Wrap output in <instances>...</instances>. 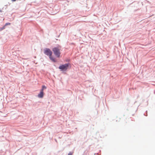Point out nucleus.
<instances>
[{
  "label": "nucleus",
  "instance_id": "1",
  "mask_svg": "<svg viewBox=\"0 0 155 155\" xmlns=\"http://www.w3.org/2000/svg\"><path fill=\"white\" fill-rule=\"evenodd\" d=\"M44 53L46 55L48 56L51 60L54 62H55V59L52 57V51L49 49L46 48L44 50Z\"/></svg>",
  "mask_w": 155,
  "mask_h": 155
},
{
  "label": "nucleus",
  "instance_id": "2",
  "mask_svg": "<svg viewBox=\"0 0 155 155\" xmlns=\"http://www.w3.org/2000/svg\"><path fill=\"white\" fill-rule=\"evenodd\" d=\"M61 48V46H58L57 47H54L52 49V51L54 52V54L58 58L60 57Z\"/></svg>",
  "mask_w": 155,
  "mask_h": 155
},
{
  "label": "nucleus",
  "instance_id": "3",
  "mask_svg": "<svg viewBox=\"0 0 155 155\" xmlns=\"http://www.w3.org/2000/svg\"><path fill=\"white\" fill-rule=\"evenodd\" d=\"M69 66V64H63L60 65L59 68L61 69V71H66L68 68Z\"/></svg>",
  "mask_w": 155,
  "mask_h": 155
},
{
  "label": "nucleus",
  "instance_id": "4",
  "mask_svg": "<svg viewBox=\"0 0 155 155\" xmlns=\"http://www.w3.org/2000/svg\"><path fill=\"white\" fill-rule=\"evenodd\" d=\"M43 90H41L40 93L38 95V97L39 98H42L43 97Z\"/></svg>",
  "mask_w": 155,
  "mask_h": 155
},
{
  "label": "nucleus",
  "instance_id": "5",
  "mask_svg": "<svg viewBox=\"0 0 155 155\" xmlns=\"http://www.w3.org/2000/svg\"><path fill=\"white\" fill-rule=\"evenodd\" d=\"M46 88V87H45V85H43V86H42V88L41 90H43H43L44 89H45Z\"/></svg>",
  "mask_w": 155,
  "mask_h": 155
},
{
  "label": "nucleus",
  "instance_id": "6",
  "mask_svg": "<svg viewBox=\"0 0 155 155\" xmlns=\"http://www.w3.org/2000/svg\"><path fill=\"white\" fill-rule=\"evenodd\" d=\"M10 24H11V23H6L5 24V25L4 26L5 27V26H6L7 25H10Z\"/></svg>",
  "mask_w": 155,
  "mask_h": 155
},
{
  "label": "nucleus",
  "instance_id": "7",
  "mask_svg": "<svg viewBox=\"0 0 155 155\" xmlns=\"http://www.w3.org/2000/svg\"><path fill=\"white\" fill-rule=\"evenodd\" d=\"M73 152H70L68 153V155H73Z\"/></svg>",
  "mask_w": 155,
  "mask_h": 155
},
{
  "label": "nucleus",
  "instance_id": "8",
  "mask_svg": "<svg viewBox=\"0 0 155 155\" xmlns=\"http://www.w3.org/2000/svg\"><path fill=\"white\" fill-rule=\"evenodd\" d=\"M5 28L4 26L3 28H0V31H2V30H3V29H4Z\"/></svg>",
  "mask_w": 155,
  "mask_h": 155
},
{
  "label": "nucleus",
  "instance_id": "9",
  "mask_svg": "<svg viewBox=\"0 0 155 155\" xmlns=\"http://www.w3.org/2000/svg\"><path fill=\"white\" fill-rule=\"evenodd\" d=\"M12 2H15V1H16V0H12Z\"/></svg>",
  "mask_w": 155,
  "mask_h": 155
},
{
  "label": "nucleus",
  "instance_id": "10",
  "mask_svg": "<svg viewBox=\"0 0 155 155\" xmlns=\"http://www.w3.org/2000/svg\"><path fill=\"white\" fill-rule=\"evenodd\" d=\"M0 12H2V11H1V10H0Z\"/></svg>",
  "mask_w": 155,
  "mask_h": 155
}]
</instances>
